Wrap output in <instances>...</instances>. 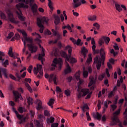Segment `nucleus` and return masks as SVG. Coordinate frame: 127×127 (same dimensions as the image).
Here are the masks:
<instances>
[{
  "label": "nucleus",
  "instance_id": "nucleus-1",
  "mask_svg": "<svg viewBox=\"0 0 127 127\" xmlns=\"http://www.w3.org/2000/svg\"><path fill=\"white\" fill-rule=\"evenodd\" d=\"M92 49L94 54H100L101 58L99 56H96L94 58V63L96 64V68L97 70L101 69V65L105 64V61L106 60V52L104 50V48H101L100 50H96V45H93L92 46Z\"/></svg>",
  "mask_w": 127,
  "mask_h": 127
},
{
  "label": "nucleus",
  "instance_id": "nucleus-2",
  "mask_svg": "<svg viewBox=\"0 0 127 127\" xmlns=\"http://www.w3.org/2000/svg\"><path fill=\"white\" fill-rule=\"evenodd\" d=\"M17 31L18 32H20V33L22 34V35L24 36H25V40H23V41H28L30 44H27V46L29 48V50L31 51V53H34L37 51V47L36 46H34L33 44H32V39L30 38H27V34L26 33V32L24 31V30H20L19 29H17Z\"/></svg>",
  "mask_w": 127,
  "mask_h": 127
},
{
  "label": "nucleus",
  "instance_id": "nucleus-3",
  "mask_svg": "<svg viewBox=\"0 0 127 127\" xmlns=\"http://www.w3.org/2000/svg\"><path fill=\"white\" fill-rule=\"evenodd\" d=\"M16 6L17 7L18 9L15 11L18 18L21 21H25V17L23 16L21 10L19 9V7H23V8H28V6L26 4H25L23 3H19L18 4L16 5Z\"/></svg>",
  "mask_w": 127,
  "mask_h": 127
},
{
  "label": "nucleus",
  "instance_id": "nucleus-4",
  "mask_svg": "<svg viewBox=\"0 0 127 127\" xmlns=\"http://www.w3.org/2000/svg\"><path fill=\"white\" fill-rule=\"evenodd\" d=\"M48 21H49V19L46 17H43L42 20L39 18H37V24L38 26L40 27L39 32L40 33H43V30H44L43 24L45 23L46 25H48Z\"/></svg>",
  "mask_w": 127,
  "mask_h": 127
},
{
  "label": "nucleus",
  "instance_id": "nucleus-5",
  "mask_svg": "<svg viewBox=\"0 0 127 127\" xmlns=\"http://www.w3.org/2000/svg\"><path fill=\"white\" fill-rule=\"evenodd\" d=\"M63 64V62L62 61V59L61 58H55L53 61V63L51 64V67H50L51 71H54L55 70V67L58 65L59 68L60 69L62 68V65Z\"/></svg>",
  "mask_w": 127,
  "mask_h": 127
},
{
  "label": "nucleus",
  "instance_id": "nucleus-6",
  "mask_svg": "<svg viewBox=\"0 0 127 127\" xmlns=\"http://www.w3.org/2000/svg\"><path fill=\"white\" fill-rule=\"evenodd\" d=\"M65 50H68V53L69 54V57L67 58V61L73 64V63H76L77 62V60L76 59L74 58H71V55H72V47L70 46V45H67L66 47H65Z\"/></svg>",
  "mask_w": 127,
  "mask_h": 127
},
{
  "label": "nucleus",
  "instance_id": "nucleus-7",
  "mask_svg": "<svg viewBox=\"0 0 127 127\" xmlns=\"http://www.w3.org/2000/svg\"><path fill=\"white\" fill-rule=\"evenodd\" d=\"M33 71L35 75H37V78H42L43 76V70L42 69V65H37V68L34 67Z\"/></svg>",
  "mask_w": 127,
  "mask_h": 127
},
{
  "label": "nucleus",
  "instance_id": "nucleus-8",
  "mask_svg": "<svg viewBox=\"0 0 127 127\" xmlns=\"http://www.w3.org/2000/svg\"><path fill=\"white\" fill-rule=\"evenodd\" d=\"M12 110L13 112H14L17 119H18V120H19V121H20V122H19V123H18L19 125H21V124L25 123V122L26 121V117H23V115H21L20 114H19L18 113V112H17V111H16V110H15V108H14V107H12Z\"/></svg>",
  "mask_w": 127,
  "mask_h": 127
},
{
  "label": "nucleus",
  "instance_id": "nucleus-9",
  "mask_svg": "<svg viewBox=\"0 0 127 127\" xmlns=\"http://www.w3.org/2000/svg\"><path fill=\"white\" fill-rule=\"evenodd\" d=\"M5 12L8 15V17L10 21H11V22H13V23H15L16 22L15 19L14 18V17H13V13L11 11V10L7 8V9H6Z\"/></svg>",
  "mask_w": 127,
  "mask_h": 127
},
{
  "label": "nucleus",
  "instance_id": "nucleus-10",
  "mask_svg": "<svg viewBox=\"0 0 127 127\" xmlns=\"http://www.w3.org/2000/svg\"><path fill=\"white\" fill-rule=\"evenodd\" d=\"M79 0H73L72 6L73 8H77L79 7L81 4H85L86 3L85 0H80V2L79 1Z\"/></svg>",
  "mask_w": 127,
  "mask_h": 127
},
{
  "label": "nucleus",
  "instance_id": "nucleus-11",
  "mask_svg": "<svg viewBox=\"0 0 127 127\" xmlns=\"http://www.w3.org/2000/svg\"><path fill=\"white\" fill-rule=\"evenodd\" d=\"M40 47L42 48V53L39 54L38 60L41 61L42 64H43V62L45 61V59L43 58L45 56V50L43 47H41V45H40Z\"/></svg>",
  "mask_w": 127,
  "mask_h": 127
},
{
  "label": "nucleus",
  "instance_id": "nucleus-12",
  "mask_svg": "<svg viewBox=\"0 0 127 127\" xmlns=\"http://www.w3.org/2000/svg\"><path fill=\"white\" fill-rule=\"evenodd\" d=\"M53 81H54L55 85H57V77L56 75L54 76V74L52 73L49 76V82L52 83Z\"/></svg>",
  "mask_w": 127,
  "mask_h": 127
},
{
  "label": "nucleus",
  "instance_id": "nucleus-13",
  "mask_svg": "<svg viewBox=\"0 0 127 127\" xmlns=\"http://www.w3.org/2000/svg\"><path fill=\"white\" fill-rule=\"evenodd\" d=\"M1 73H3V75H4L5 77L6 78H8V76H7V70H6V69L0 67V78H1V79L2 78V75L1 74Z\"/></svg>",
  "mask_w": 127,
  "mask_h": 127
},
{
  "label": "nucleus",
  "instance_id": "nucleus-14",
  "mask_svg": "<svg viewBox=\"0 0 127 127\" xmlns=\"http://www.w3.org/2000/svg\"><path fill=\"white\" fill-rule=\"evenodd\" d=\"M112 121L114 122L115 123H116V124H119L118 126L120 127H124L123 126V124L121 121H120V120L118 119V117L114 115L113 118H112Z\"/></svg>",
  "mask_w": 127,
  "mask_h": 127
},
{
  "label": "nucleus",
  "instance_id": "nucleus-15",
  "mask_svg": "<svg viewBox=\"0 0 127 127\" xmlns=\"http://www.w3.org/2000/svg\"><path fill=\"white\" fill-rule=\"evenodd\" d=\"M52 31L53 33L54 36H57V39L58 40H60V39H62V35L58 33L57 31L54 30V29H52Z\"/></svg>",
  "mask_w": 127,
  "mask_h": 127
},
{
  "label": "nucleus",
  "instance_id": "nucleus-16",
  "mask_svg": "<svg viewBox=\"0 0 127 127\" xmlns=\"http://www.w3.org/2000/svg\"><path fill=\"white\" fill-rule=\"evenodd\" d=\"M30 6L31 7V10L33 13H36L37 12V9L38 8V6L36 3L31 4Z\"/></svg>",
  "mask_w": 127,
  "mask_h": 127
},
{
  "label": "nucleus",
  "instance_id": "nucleus-17",
  "mask_svg": "<svg viewBox=\"0 0 127 127\" xmlns=\"http://www.w3.org/2000/svg\"><path fill=\"white\" fill-rule=\"evenodd\" d=\"M37 106L36 107L37 110L38 111H39V110H41V109H43V107H42V102L40 100H37Z\"/></svg>",
  "mask_w": 127,
  "mask_h": 127
},
{
  "label": "nucleus",
  "instance_id": "nucleus-18",
  "mask_svg": "<svg viewBox=\"0 0 127 127\" xmlns=\"http://www.w3.org/2000/svg\"><path fill=\"white\" fill-rule=\"evenodd\" d=\"M81 54H82L84 58H85V57H86V55L87 53H88V50H87L85 47H83L81 48Z\"/></svg>",
  "mask_w": 127,
  "mask_h": 127
},
{
  "label": "nucleus",
  "instance_id": "nucleus-19",
  "mask_svg": "<svg viewBox=\"0 0 127 127\" xmlns=\"http://www.w3.org/2000/svg\"><path fill=\"white\" fill-rule=\"evenodd\" d=\"M13 94L14 96H15V101H16L17 103H18V99L20 98V94L18 92H13Z\"/></svg>",
  "mask_w": 127,
  "mask_h": 127
},
{
  "label": "nucleus",
  "instance_id": "nucleus-20",
  "mask_svg": "<svg viewBox=\"0 0 127 127\" xmlns=\"http://www.w3.org/2000/svg\"><path fill=\"white\" fill-rule=\"evenodd\" d=\"M81 92L83 93L82 97H85V96H86V95L90 93V90L88 89H82Z\"/></svg>",
  "mask_w": 127,
  "mask_h": 127
},
{
  "label": "nucleus",
  "instance_id": "nucleus-21",
  "mask_svg": "<svg viewBox=\"0 0 127 127\" xmlns=\"http://www.w3.org/2000/svg\"><path fill=\"white\" fill-rule=\"evenodd\" d=\"M110 104H112V102L111 101H106L104 102V106L105 107L103 109V113H105L106 110H107V108H108V105H110Z\"/></svg>",
  "mask_w": 127,
  "mask_h": 127
},
{
  "label": "nucleus",
  "instance_id": "nucleus-22",
  "mask_svg": "<svg viewBox=\"0 0 127 127\" xmlns=\"http://www.w3.org/2000/svg\"><path fill=\"white\" fill-rule=\"evenodd\" d=\"M93 116L95 119H97L98 121H101V118H102V115L100 114L99 112H97L96 114L93 113Z\"/></svg>",
  "mask_w": 127,
  "mask_h": 127
},
{
  "label": "nucleus",
  "instance_id": "nucleus-23",
  "mask_svg": "<svg viewBox=\"0 0 127 127\" xmlns=\"http://www.w3.org/2000/svg\"><path fill=\"white\" fill-rule=\"evenodd\" d=\"M19 1L25 2L26 4H28V3H30V5L31 4H33V2H34V0H19Z\"/></svg>",
  "mask_w": 127,
  "mask_h": 127
},
{
  "label": "nucleus",
  "instance_id": "nucleus-24",
  "mask_svg": "<svg viewBox=\"0 0 127 127\" xmlns=\"http://www.w3.org/2000/svg\"><path fill=\"white\" fill-rule=\"evenodd\" d=\"M65 74H68V73H71V67H70V65H69V64L66 63V68L64 70Z\"/></svg>",
  "mask_w": 127,
  "mask_h": 127
},
{
  "label": "nucleus",
  "instance_id": "nucleus-25",
  "mask_svg": "<svg viewBox=\"0 0 127 127\" xmlns=\"http://www.w3.org/2000/svg\"><path fill=\"white\" fill-rule=\"evenodd\" d=\"M54 121H55V118L52 117L47 119V123L48 125H50V124H53L54 123Z\"/></svg>",
  "mask_w": 127,
  "mask_h": 127
},
{
  "label": "nucleus",
  "instance_id": "nucleus-26",
  "mask_svg": "<svg viewBox=\"0 0 127 127\" xmlns=\"http://www.w3.org/2000/svg\"><path fill=\"white\" fill-rule=\"evenodd\" d=\"M8 54L10 57L15 59V57H14V55H13V53H12V48H9Z\"/></svg>",
  "mask_w": 127,
  "mask_h": 127
},
{
  "label": "nucleus",
  "instance_id": "nucleus-27",
  "mask_svg": "<svg viewBox=\"0 0 127 127\" xmlns=\"http://www.w3.org/2000/svg\"><path fill=\"white\" fill-rule=\"evenodd\" d=\"M54 102H55V100L53 98H51L49 102L48 103V105L51 107L52 109H53V105H54Z\"/></svg>",
  "mask_w": 127,
  "mask_h": 127
},
{
  "label": "nucleus",
  "instance_id": "nucleus-28",
  "mask_svg": "<svg viewBox=\"0 0 127 127\" xmlns=\"http://www.w3.org/2000/svg\"><path fill=\"white\" fill-rule=\"evenodd\" d=\"M124 115H125V120L123 122V125L124 126H127V108L126 109L125 112H124Z\"/></svg>",
  "mask_w": 127,
  "mask_h": 127
},
{
  "label": "nucleus",
  "instance_id": "nucleus-29",
  "mask_svg": "<svg viewBox=\"0 0 127 127\" xmlns=\"http://www.w3.org/2000/svg\"><path fill=\"white\" fill-rule=\"evenodd\" d=\"M54 22L56 25L59 24L60 22V17H59V16H55Z\"/></svg>",
  "mask_w": 127,
  "mask_h": 127
},
{
  "label": "nucleus",
  "instance_id": "nucleus-30",
  "mask_svg": "<svg viewBox=\"0 0 127 127\" xmlns=\"http://www.w3.org/2000/svg\"><path fill=\"white\" fill-rule=\"evenodd\" d=\"M66 28H67L70 32H73V29H72V28L70 25L67 24L66 26H63V29H66Z\"/></svg>",
  "mask_w": 127,
  "mask_h": 127
},
{
  "label": "nucleus",
  "instance_id": "nucleus-31",
  "mask_svg": "<svg viewBox=\"0 0 127 127\" xmlns=\"http://www.w3.org/2000/svg\"><path fill=\"white\" fill-rule=\"evenodd\" d=\"M102 39L105 41L106 44H109L110 42V38L109 37L103 36Z\"/></svg>",
  "mask_w": 127,
  "mask_h": 127
},
{
  "label": "nucleus",
  "instance_id": "nucleus-32",
  "mask_svg": "<svg viewBox=\"0 0 127 127\" xmlns=\"http://www.w3.org/2000/svg\"><path fill=\"white\" fill-rule=\"evenodd\" d=\"M115 7L116 10H118L119 12H121L123 10V9L121 7V5L119 4H115Z\"/></svg>",
  "mask_w": 127,
  "mask_h": 127
},
{
  "label": "nucleus",
  "instance_id": "nucleus-33",
  "mask_svg": "<svg viewBox=\"0 0 127 127\" xmlns=\"http://www.w3.org/2000/svg\"><path fill=\"white\" fill-rule=\"evenodd\" d=\"M32 35H33V36H36V40H39V39L41 38V36H40L39 34L37 33H32Z\"/></svg>",
  "mask_w": 127,
  "mask_h": 127
},
{
  "label": "nucleus",
  "instance_id": "nucleus-34",
  "mask_svg": "<svg viewBox=\"0 0 127 127\" xmlns=\"http://www.w3.org/2000/svg\"><path fill=\"white\" fill-rule=\"evenodd\" d=\"M5 56V54H4V53L0 51V61H4V59H3V57Z\"/></svg>",
  "mask_w": 127,
  "mask_h": 127
},
{
  "label": "nucleus",
  "instance_id": "nucleus-35",
  "mask_svg": "<svg viewBox=\"0 0 127 127\" xmlns=\"http://www.w3.org/2000/svg\"><path fill=\"white\" fill-rule=\"evenodd\" d=\"M61 56L62 57H64V58H66V60H67V58H68L69 57L67 55L66 52L63 51L61 53Z\"/></svg>",
  "mask_w": 127,
  "mask_h": 127
},
{
  "label": "nucleus",
  "instance_id": "nucleus-36",
  "mask_svg": "<svg viewBox=\"0 0 127 127\" xmlns=\"http://www.w3.org/2000/svg\"><path fill=\"white\" fill-rule=\"evenodd\" d=\"M48 1H49V3H48L49 7L50 8V9L52 11L54 9L53 6H52V1H51V0H48Z\"/></svg>",
  "mask_w": 127,
  "mask_h": 127
},
{
  "label": "nucleus",
  "instance_id": "nucleus-37",
  "mask_svg": "<svg viewBox=\"0 0 127 127\" xmlns=\"http://www.w3.org/2000/svg\"><path fill=\"white\" fill-rule=\"evenodd\" d=\"M83 76L84 78H87L89 76V72H88V71L85 70V68L83 69Z\"/></svg>",
  "mask_w": 127,
  "mask_h": 127
},
{
  "label": "nucleus",
  "instance_id": "nucleus-38",
  "mask_svg": "<svg viewBox=\"0 0 127 127\" xmlns=\"http://www.w3.org/2000/svg\"><path fill=\"white\" fill-rule=\"evenodd\" d=\"M25 86L27 90H28V91H29V92L32 93V89L31 88V87H30V85H29L28 83H25Z\"/></svg>",
  "mask_w": 127,
  "mask_h": 127
},
{
  "label": "nucleus",
  "instance_id": "nucleus-39",
  "mask_svg": "<svg viewBox=\"0 0 127 127\" xmlns=\"http://www.w3.org/2000/svg\"><path fill=\"white\" fill-rule=\"evenodd\" d=\"M75 44H76V45H77V46H82L83 45V43L81 42V39H78L77 40V41H76V43Z\"/></svg>",
  "mask_w": 127,
  "mask_h": 127
},
{
  "label": "nucleus",
  "instance_id": "nucleus-40",
  "mask_svg": "<svg viewBox=\"0 0 127 127\" xmlns=\"http://www.w3.org/2000/svg\"><path fill=\"white\" fill-rule=\"evenodd\" d=\"M36 124L37 127H43V124L39 122L38 120L36 121Z\"/></svg>",
  "mask_w": 127,
  "mask_h": 127
},
{
  "label": "nucleus",
  "instance_id": "nucleus-41",
  "mask_svg": "<svg viewBox=\"0 0 127 127\" xmlns=\"http://www.w3.org/2000/svg\"><path fill=\"white\" fill-rule=\"evenodd\" d=\"M0 16L2 19H6V15L4 13L1 12L0 13Z\"/></svg>",
  "mask_w": 127,
  "mask_h": 127
},
{
  "label": "nucleus",
  "instance_id": "nucleus-42",
  "mask_svg": "<svg viewBox=\"0 0 127 127\" xmlns=\"http://www.w3.org/2000/svg\"><path fill=\"white\" fill-rule=\"evenodd\" d=\"M22 41H23L24 43V48L23 49V53H24L25 52V50H26V42L25 41L23 40V39H22Z\"/></svg>",
  "mask_w": 127,
  "mask_h": 127
},
{
  "label": "nucleus",
  "instance_id": "nucleus-43",
  "mask_svg": "<svg viewBox=\"0 0 127 127\" xmlns=\"http://www.w3.org/2000/svg\"><path fill=\"white\" fill-rule=\"evenodd\" d=\"M27 100L29 106L33 104V102L32 101V98H31V97L28 98Z\"/></svg>",
  "mask_w": 127,
  "mask_h": 127
},
{
  "label": "nucleus",
  "instance_id": "nucleus-44",
  "mask_svg": "<svg viewBox=\"0 0 127 127\" xmlns=\"http://www.w3.org/2000/svg\"><path fill=\"white\" fill-rule=\"evenodd\" d=\"M121 114V109H118L117 111H116L114 114V116H119Z\"/></svg>",
  "mask_w": 127,
  "mask_h": 127
},
{
  "label": "nucleus",
  "instance_id": "nucleus-45",
  "mask_svg": "<svg viewBox=\"0 0 127 127\" xmlns=\"http://www.w3.org/2000/svg\"><path fill=\"white\" fill-rule=\"evenodd\" d=\"M64 94L66 97H69L70 96V90L69 89L65 90L64 91Z\"/></svg>",
  "mask_w": 127,
  "mask_h": 127
},
{
  "label": "nucleus",
  "instance_id": "nucleus-46",
  "mask_svg": "<svg viewBox=\"0 0 127 127\" xmlns=\"http://www.w3.org/2000/svg\"><path fill=\"white\" fill-rule=\"evenodd\" d=\"M96 18H97V17L95 15H94L92 17H91V18L88 17V20H90V21H93L94 20H96Z\"/></svg>",
  "mask_w": 127,
  "mask_h": 127
},
{
  "label": "nucleus",
  "instance_id": "nucleus-47",
  "mask_svg": "<svg viewBox=\"0 0 127 127\" xmlns=\"http://www.w3.org/2000/svg\"><path fill=\"white\" fill-rule=\"evenodd\" d=\"M13 36V32H11L8 34V36L7 37V39H10V38H11V37H12Z\"/></svg>",
  "mask_w": 127,
  "mask_h": 127
},
{
  "label": "nucleus",
  "instance_id": "nucleus-48",
  "mask_svg": "<svg viewBox=\"0 0 127 127\" xmlns=\"http://www.w3.org/2000/svg\"><path fill=\"white\" fill-rule=\"evenodd\" d=\"M56 92L57 93H62V89L60 88L59 86H57L56 87Z\"/></svg>",
  "mask_w": 127,
  "mask_h": 127
},
{
  "label": "nucleus",
  "instance_id": "nucleus-49",
  "mask_svg": "<svg viewBox=\"0 0 127 127\" xmlns=\"http://www.w3.org/2000/svg\"><path fill=\"white\" fill-rule=\"evenodd\" d=\"M45 35H51L52 33L51 31H50L49 30H47L45 32H44Z\"/></svg>",
  "mask_w": 127,
  "mask_h": 127
},
{
  "label": "nucleus",
  "instance_id": "nucleus-50",
  "mask_svg": "<svg viewBox=\"0 0 127 127\" xmlns=\"http://www.w3.org/2000/svg\"><path fill=\"white\" fill-rule=\"evenodd\" d=\"M14 38H15V39H16L17 40H18L19 39H20V36L19 35V34L18 33H16L15 36H14Z\"/></svg>",
  "mask_w": 127,
  "mask_h": 127
},
{
  "label": "nucleus",
  "instance_id": "nucleus-51",
  "mask_svg": "<svg viewBox=\"0 0 127 127\" xmlns=\"http://www.w3.org/2000/svg\"><path fill=\"white\" fill-rule=\"evenodd\" d=\"M66 79L68 83H71V81H72V80H73V77H72V76H69L67 77Z\"/></svg>",
  "mask_w": 127,
  "mask_h": 127
},
{
  "label": "nucleus",
  "instance_id": "nucleus-52",
  "mask_svg": "<svg viewBox=\"0 0 127 127\" xmlns=\"http://www.w3.org/2000/svg\"><path fill=\"white\" fill-rule=\"evenodd\" d=\"M9 77L12 79V80H14V81H16V77L14 76L13 75L10 74L9 75Z\"/></svg>",
  "mask_w": 127,
  "mask_h": 127
},
{
  "label": "nucleus",
  "instance_id": "nucleus-53",
  "mask_svg": "<svg viewBox=\"0 0 127 127\" xmlns=\"http://www.w3.org/2000/svg\"><path fill=\"white\" fill-rule=\"evenodd\" d=\"M93 26H95V27H96V29L97 30H99L100 29V25H99V24L97 23L93 24Z\"/></svg>",
  "mask_w": 127,
  "mask_h": 127
},
{
  "label": "nucleus",
  "instance_id": "nucleus-54",
  "mask_svg": "<svg viewBox=\"0 0 127 127\" xmlns=\"http://www.w3.org/2000/svg\"><path fill=\"white\" fill-rule=\"evenodd\" d=\"M113 47H114L115 50H120L119 46H118V44L117 43L115 44L114 46H113Z\"/></svg>",
  "mask_w": 127,
  "mask_h": 127
},
{
  "label": "nucleus",
  "instance_id": "nucleus-55",
  "mask_svg": "<svg viewBox=\"0 0 127 127\" xmlns=\"http://www.w3.org/2000/svg\"><path fill=\"white\" fill-rule=\"evenodd\" d=\"M86 115L87 121H91V119L90 117V114H89V112H86Z\"/></svg>",
  "mask_w": 127,
  "mask_h": 127
},
{
  "label": "nucleus",
  "instance_id": "nucleus-56",
  "mask_svg": "<svg viewBox=\"0 0 127 127\" xmlns=\"http://www.w3.org/2000/svg\"><path fill=\"white\" fill-rule=\"evenodd\" d=\"M18 112L20 113V114H23V108L22 107H19V108L18 109Z\"/></svg>",
  "mask_w": 127,
  "mask_h": 127
},
{
  "label": "nucleus",
  "instance_id": "nucleus-57",
  "mask_svg": "<svg viewBox=\"0 0 127 127\" xmlns=\"http://www.w3.org/2000/svg\"><path fill=\"white\" fill-rule=\"evenodd\" d=\"M44 115L46 117H50V114L49 113V112L47 110H45Z\"/></svg>",
  "mask_w": 127,
  "mask_h": 127
},
{
  "label": "nucleus",
  "instance_id": "nucleus-58",
  "mask_svg": "<svg viewBox=\"0 0 127 127\" xmlns=\"http://www.w3.org/2000/svg\"><path fill=\"white\" fill-rule=\"evenodd\" d=\"M15 76L19 80L21 79V76H20L19 73L16 72L15 73Z\"/></svg>",
  "mask_w": 127,
  "mask_h": 127
},
{
  "label": "nucleus",
  "instance_id": "nucleus-59",
  "mask_svg": "<svg viewBox=\"0 0 127 127\" xmlns=\"http://www.w3.org/2000/svg\"><path fill=\"white\" fill-rule=\"evenodd\" d=\"M111 107L113 109V111H115V110H116V109H117V105H116V104H113V105H111Z\"/></svg>",
  "mask_w": 127,
  "mask_h": 127
},
{
  "label": "nucleus",
  "instance_id": "nucleus-60",
  "mask_svg": "<svg viewBox=\"0 0 127 127\" xmlns=\"http://www.w3.org/2000/svg\"><path fill=\"white\" fill-rule=\"evenodd\" d=\"M70 40L71 41H72V43H73L74 45H75L76 44V40L75 39H74L73 38H70Z\"/></svg>",
  "mask_w": 127,
  "mask_h": 127
},
{
  "label": "nucleus",
  "instance_id": "nucleus-61",
  "mask_svg": "<svg viewBox=\"0 0 127 127\" xmlns=\"http://www.w3.org/2000/svg\"><path fill=\"white\" fill-rule=\"evenodd\" d=\"M32 68H33L32 65H30L28 67V68L27 69V70H28V72H29V73H31V71L32 70Z\"/></svg>",
  "mask_w": 127,
  "mask_h": 127
},
{
  "label": "nucleus",
  "instance_id": "nucleus-62",
  "mask_svg": "<svg viewBox=\"0 0 127 127\" xmlns=\"http://www.w3.org/2000/svg\"><path fill=\"white\" fill-rule=\"evenodd\" d=\"M59 125L58 123H53L52 124L51 127H58Z\"/></svg>",
  "mask_w": 127,
  "mask_h": 127
},
{
  "label": "nucleus",
  "instance_id": "nucleus-63",
  "mask_svg": "<svg viewBox=\"0 0 127 127\" xmlns=\"http://www.w3.org/2000/svg\"><path fill=\"white\" fill-rule=\"evenodd\" d=\"M88 62H91L92 61V56L91 55H88V58L87 59Z\"/></svg>",
  "mask_w": 127,
  "mask_h": 127
},
{
  "label": "nucleus",
  "instance_id": "nucleus-64",
  "mask_svg": "<svg viewBox=\"0 0 127 127\" xmlns=\"http://www.w3.org/2000/svg\"><path fill=\"white\" fill-rule=\"evenodd\" d=\"M101 102L100 100L98 101L97 107H98V110H100V109H101Z\"/></svg>",
  "mask_w": 127,
  "mask_h": 127
}]
</instances>
